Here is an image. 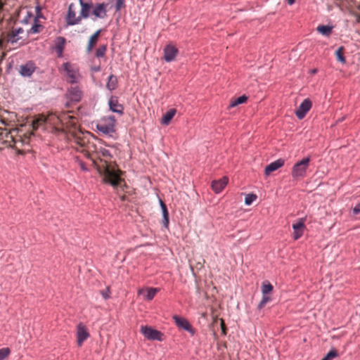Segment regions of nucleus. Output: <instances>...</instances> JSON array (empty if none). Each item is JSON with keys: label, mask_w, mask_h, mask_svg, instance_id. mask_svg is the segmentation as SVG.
Instances as JSON below:
<instances>
[{"label": "nucleus", "mask_w": 360, "mask_h": 360, "mask_svg": "<svg viewBox=\"0 0 360 360\" xmlns=\"http://www.w3.org/2000/svg\"><path fill=\"white\" fill-rule=\"evenodd\" d=\"M356 20L357 22L360 23V14L356 15Z\"/></svg>", "instance_id": "de8ad7c7"}, {"label": "nucleus", "mask_w": 360, "mask_h": 360, "mask_svg": "<svg viewBox=\"0 0 360 360\" xmlns=\"http://www.w3.org/2000/svg\"><path fill=\"white\" fill-rule=\"evenodd\" d=\"M343 120H344V118H342V119H339V120H338V122H340V121H342Z\"/></svg>", "instance_id": "603ef678"}, {"label": "nucleus", "mask_w": 360, "mask_h": 360, "mask_svg": "<svg viewBox=\"0 0 360 360\" xmlns=\"http://www.w3.org/2000/svg\"><path fill=\"white\" fill-rule=\"evenodd\" d=\"M304 221V218H300L297 222L292 224V227L293 229V238L295 240L299 239L303 235Z\"/></svg>", "instance_id": "9d476101"}, {"label": "nucleus", "mask_w": 360, "mask_h": 360, "mask_svg": "<svg viewBox=\"0 0 360 360\" xmlns=\"http://www.w3.org/2000/svg\"><path fill=\"white\" fill-rule=\"evenodd\" d=\"M82 96V92L78 86H72L67 92L68 98L73 102H79Z\"/></svg>", "instance_id": "4468645a"}, {"label": "nucleus", "mask_w": 360, "mask_h": 360, "mask_svg": "<svg viewBox=\"0 0 360 360\" xmlns=\"http://www.w3.org/2000/svg\"><path fill=\"white\" fill-rule=\"evenodd\" d=\"M248 99V97L245 95L240 96L238 97L236 99L232 101L229 105L230 108L235 107L239 104H242L245 103Z\"/></svg>", "instance_id": "a878e982"}, {"label": "nucleus", "mask_w": 360, "mask_h": 360, "mask_svg": "<svg viewBox=\"0 0 360 360\" xmlns=\"http://www.w3.org/2000/svg\"><path fill=\"white\" fill-rule=\"evenodd\" d=\"M36 69V66L32 61H28L25 64L20 66L19 73L24 77H30Z\"/></svg>", "instance_id": "1a4fd4ad"}, {"label": "nucleus", "mask_w": 360, "mask_h": 360, "mask_svg": "<svg viewBox=\"0 0 360 360\" xmlns=\"http://www.w3.org/2000/svg\"><path fill=\"white\" fill-rule=\"evenodd\" d=\"M295 0H288V3L289 5H292L295 3Z\"/></svg>", "instance_id": "09e8293b"}, {"label": "nucleus", "mask_w": 360, "mask_h": 360, "mask_svg": "<svg viewBox=\"0 0 360 360\" xmlns=\"http://www.w3.org/2000/svg\"><path fill=\"white\" fill-rule=\"evenodd\" d=\"M103 181L112 186L117 187L120 183V177L118 172L113 168L106 166L103 172Z\"/></svg>", "instance_id": "7ed1b4c3"}, {"label": "nucleus", "mask_w": 360, "mask_h": 360, "mask_svg": "<svg viewBox=\"0 0 360 360\" xmlns=\"http://www.w3.org/2000/svg\"><path fill=\"white\" fill-rule=\"evenodd\" d=\"M316 72H317L316 69H313V70H311V74H315Z\"/></svg>", "instance_id": "8fccbe9b"}, {"label": "nucleus", "mask_w": 360, "mask_h": 360, "mask_svg": "<svg viewBox=\"0 0 360 360\" xmlns=\"http://www.w3.org/2000/svg\"><path fill=\"white\" fill-rule=\"evenodd\" d=\"M140 331L141 334L148 340L163 341V333L160 330L154 329L151 326H142Z\"/></svg>", "instance_id": "20e7f679"}, {"label": "nucleus", "mask_w": 360, "mask_h": 360, "mask_svg": "<svg viewBox=\"0 0 360 360\" xmlns=\"http://www.w3.org/2000/svg\"><path fill=\"white\" fill-rule=\"evenodd\" d=\"M100 32L101 30H98L91 36L87 46V52H90L92 50L94 45L96 43L98 40V37Z\"/></svg>", "instance_id": "5701e85b"}, {"label": "nucleus", "mask_w": 360, "mask_h": 360, "mask_svg": "<svg viewBox=\"0 0 360 360\" xmlns=\"http://www.w3.org/2000/svg\"><path fill=\"white\" fill-rule=\"evenodd\" d=\"M11 33H13V34H15L16 37L18 36V34L16 33V30H13Z\"/></svg>", "instance_id": "3c124183"}, {"label": "nucleus", "mask_w": 360, "mask_h": 360, "mask_svg": "<svg viewBox=\"0 0 360 360\" xmlns=\"http://www.w3.org/2000/svg\"><path fill=\"white\" fill-rule=\"evenodd\" d=\"M31 16H32V13L28 12V13H27V18H26L25 19H24V20H23V22H24L25 23H27L28 20H29V18H30Z\"/></svg>", "instance_id": "a18cd8bd"}, {"label": "nucleus", "mask_w": 360, "mask_h": 360, "mask_svg": "<svg viewBox=\"0 0 360 360\" xmlns=\"http://www.w3.org/2000/svg\"><path fill=\"white\" fill-rule=\"evenodd\" d=\"M178 53V49L171 45H167L164 49V59L166 62H171L174 60Z\"/></svg>", "instance_id": "2eb2a0df"}, {"label": "nucleus", "mask_w": 360, "mask_h": 360, "mask_svg": "<svg viewBox=\"0 0 360 360\" xmlns=\"http://www.w3.org/2000/svg\"><path fill=\"white\" fill-rule=\"evenodd\" d=\"M176 113L174 108H171L167 110L162 116L161 123L164 125H167L171 120L173 118Z\"/></svg>", "instance_id": "412c9836"}, {"label": "nucleus", "mask_w": 360, "mask_h": 360, "mask_svg": "<svg viewBox=\"0 0 360 360\" xmlns=\"http://www.w3.org/2000/svg\"><path fill=\"white\" fill-rule=\"evenodd\" d=\"M106 49H107V46L106 45L104 44V45L100 46L99 48L96 50V57H98V58L103 57L105 55Z\"/></svg>", "instance_id": "72a5a7b5"}, {"label": "nucleus", "mask_w": 360, "mask_h": 360, "mask_svg": "<svg viewBox=\"0 0 360 360\" xmlns=\"http://www.w3.org/2000/svg\"><path fill=\"white\" fill-rule=\"evenodd\" d=\"M257 199V195L254 193L247 194L245 198V204L250 205Z\"/></svg>", "instance_id": "7c9ffc66"}, {"label": "nucleus", "mask_w": 360, "mask_h": 360, "mask_svg": "<svg viewBox=\"0 0 360 360\" xmlns=\"http://www.w3.org/2000/svg\"><path fill=\"white\" fill-rule=\"evenodd\" d=\"M157 291H158L157 288H148L146 294L145 295L146 300H153V297H155Z\"/></svg>", "instance_id": "c756f323"}, {"label": "nucleus", "mask_w": 360, "mask_h": 360, "mask_svg": "<svg viewBox=\"0 0 360 360\" xmlns=\"http://www.w3.org/2000/svg\"><path fill=\"white\" fill-rule=\"evenodd\" d=\"M16 30V33L18 34H22L23 33L24 30L22 27H18V29L15 30Z\"/></svg>", "instance_id": "49530a36"}, {"label": "nucleus", "mask_w": 360, "mask_h": 360, "mask_svg": "<svg viewBox=\"0 0 360 360\" xmlns=\"http://www.w3.org/2000/svg\"><path fill=\"white\" fill-rule=\"evenodd\" d=\"M109 108L113 112L118 113L122 115L124 114V107L118 103V99L116 96H111L108 101Z\"/></svg>", "instance_id": "ddd939ff"}, {"label": "nucleus", "mask_w": 360, "mask_h": 360, "mask_svg": "<svg viewBox=\"0 0 360 360\" xmlns=\"http://www.w3.org/2000/svg\"><path fill=\"white\" fill-rule=\"evenodd\" d=\"M332 29V26L323 25L317 27V31L322 35L328 36L331 33Z\"/></svg>", "instance_id": "b1692460"}, {"label": "nucleus", "mask_w": 360, "mask_h": 360, "mask_svg": "<svg viewBox=\"0 0 360 360\" xmlns=\"http://www.w3.org/2000/svg\"><path fill=\"white\" fill-rule=\"evenodd\" d=\"M221 328L224 335H226V328L224 320L221 319Z\"/></svg>", "instance_id": "79ce46f5"}, {"label": "nucleus", "mask_w": 360, "mask_h": 360, "mask_svg": "<svg viewBox=\"0 0 360 360\" xmlns=\"http://www.w3.org/2000/svg\"><path fill=\"white\" fill-rule=\"evenodd\" d=\"M273 285L268 281H264L262 283V295H268L270 292L273 290Z\"/></svg>", "instance_id": "393cba45"}, {"label": "nucleus", "mask_w": 360, "mask_h": 360, "mask_svg": "<svg viewBox=\"0 0 360 360\" xmlns=\"http://www.w3.org/2000/svg\"><path fill=\"white\" fill-rule=\"evenodd\" d=\"M108 4L105 3L97 4L93 9V15L96 18L103 19L107 16Z\"/></svg>", "instance_id": "f8f14e48"}, {"label": "nucleus", "mask_w": 360, "mask_h": 360, "mask_svg": "<svg viewBox=\"0 0 360 360\" xmlns=\"http://www.w3.org/2000/svg\"><path fill=\"white\" fill-rule=\"evenodd\" d=\"M312 106L309 98H305L295 110V114L299 120L303 119Z\"/></svg>", "instance_id": "39448f33"}, {"label": "nucleus", "mask_w": 360, "mask_h": 360, "mask_svg": "<svg viewBox=\"0 0 360 360\" xmlns=\"http://www.w3.org/2000/svg\"><path fill=\"white\" fill-rule=\"evenodd\" d=\"M40 25L38 23V21L34 20V23L30 29V32L32 33H37L39 32V27Z\"/></svg>", "instance_id": "58836bf2"}, {"label": "nucleus", "mask_w": 360, "mask_h": 360, "mask_svg": "<svg viewBox=\"0 0 360 360\" xmlns=\"http://www.w3.org/2000/svg\"><path fill=\"white\" fill-rule=\"evenodd\" d=\"M309 162L310 158L307 157L296 162L292 168V177L293 179H298L305 176Z\"/></svg>", "instance_id": "f03ea898"}, {"label": "nucleus", "mask_w": 360, "mask_h": 360, "mask_svg": "<svg viewBox=\"0 0 360 360\" xmlns=\"http://www.w3.org/2000/svg\"><path fill=\"white\" fill-rule=\"evenodd\" d=\"M229 179L226 176H224L221 179L212 182L211 186L214 192L217 194L221 192L224 187L227 185Z\"/></svg>", "instance_id": "dca6fc26"}, {"label": "nucleus", "mask_w": 360, "mask_h": 360, "mask_svg": "<svg viewBox=\"0 0 360 360\" xmlns=\"http://www.w3.org/2000/svg\"><path fill=\"white\" fill-rule=\"evenodd\" d=\"M19 38H18L15 34L11 33L9 34L8 41L11 44H15L18 41Z\"/></svg>", "instance_id": "ea45409f"}, {"label": "nucleus", "mask_w": 360, "mask_h": 360, "mask_svg": "<svg viewBox=\"0 0 360 360\" xmlns=\"http://www.w3.org/2000/svg\"><path fill=\"white\" fill-rule=\"evenodd\" d=\"M116 120L113 115L103 117L96 124V129L103 134L112 136L115 132Z\"/></svg>", "instance_id": "f257e3e1"}, {"label": "nucleus", "mask_w": 360, "mask_h": 360, "mask_svg": "<svg viewBox=\"0 0 360 360\" xmlns=\"http://www.w3.org/2000/svg\"><path fill=\"white\" fill-rule=\"evenodd\" d=\"M117 86V79L116 76L113 75H110L108 77V82L106 84V87L110 91L115 90Z\"/></svg>", "instance_id": "4be33fe9"}, {"label": "nucleus", "mask_w": 360, "mask_h": 360, "mask_svg": "<svg viewBox=\"0 0 360 360\" xmlns=\"http://www.w3.org/2000/svg\"><path fill=\"white\" fill-rule=\"evenodd\" d=\"M89 337V333L86 328V326L80 323L78 324L77 328V345L78 346H82V343L88 339Z\"/></svg>", "instance_id": "0eeeda50"}, {"label": "nucleus", "mask_w": 360, "mask_h": 360, "mask_svg": "<svg viewBox=\"0 0 360 360\" xmlns=\"http://www.w3.org/2000/svg\"><path fill=\"white\" fill-rule=\"evenodd\" d=\"M124 7V0H117V3L115 5L116 11H120Z\"/></svg>", "instance_id": "4c0bfd02"}, {"label": "nucleus", "mask_w": 360, "mask_h": 360, "mask_svg": "<svg viewBox=\"0 0 360 360\" xmlns=\"http://www.w3.org/2000/svg\"><path fill=\"white\" fill-rule=\"evenodd\" d=\"M159 202L162 213V225L164 227L167 228L169 226V213L167 207L162 200L160 199Z\"/></svg>", "instance_id": "a211bd4d"}, {"label": "nucleus", "mask_w": 360, "mask_h": 360, "mask_svg": "<svg viewBox=\"0 0 360 360\" xmlns=\"http://www.w3.org/2000/svg\"><path fill=\"white\" fill-rule=\"evenodd\" d=\"M92 6H93L92 4H80L81 11H80V13L79 15V16L80 18V21L82 20V18L86 19L89 17L90 9L92 7Z\"/></svg>", "instance_id": "aec40b11"}, {"label": "nucleus", "mask_w": 360, "mask_h": 360, "mask_svg": "<svg viewBox=\"0 0 360 360\" xmlns=\"http://www.w3.org/2000/svg\"><path fill=\"white\" fill-rule=\"evenodd\" d=\"M67 26H72L79 24L80 21L79 16L76 17V12L74 4H70L68 7L67 15L65 18Z\"/></svg>", "instance_id": "423d86ee"}, {"label": "nucleus", "mask_w": 360, "mask_h": 360, "mask_svg": "<svg viewBox=\"0 0 360 360\" xmlns=\"http://www.w3.org/2000/svg\"><path fill=\"white\" fill-rule=\"evenodd\" d=\"M11 350L8 347L0 349V360H4L10 354Z\"/></svg>", "instance_id": "473e14b6"}, {"label": "nucleus", "mask_w": 360, "mask_h": 360, "mask_svg": "<svg viewBox=\"0 0 360 360\" xmlns=\"http://www.w3.org/2000/svg\"><path fill=\"white\" fill-rule=\"evenodd\" d=\"M343 46H340L338 49V50L335 51V56L337 57V59L342 63H346V60H345V58L342 53V51H343Z\"/></svg>", "instance_id": "cd10ccee"}, {"label": "nucleus", "mask_w": 360, "mask_h": 360, "mask_svg": "<svg viewBox=\"0 0 360 360\" xmlns=\"http://www.w3.org/2000/svg\"><path fill=\"white\" fill-rule=\"evenodd\" d=\"M284 160L279 158L269 164L264 169L265 175L269 176L271 172L277 170L284 165Z\"/></svg>", "instance_id": "f3484780"}, {"label": "nucleus", "mask_w": 360, "mask_h": 360, "mask_svg": "<svg viewBox=\"0 0 360 360\" xmlns=\"http://www.w3.org/2000/svg\"><path fill=\"white\" fill-rule=\"evenodd\" d=\"M338 352L335 348H332L321 360H330L338 356Z\"/></svg>", "instance_id": "c85d7f7f"}, {"label": "nucleus", "mask_w": 360, "mask_h": 360, "mask_svg": "<svg viewBox=\"0 0 360 360\" xmlns=\"http://www.w3.org/2000/svg\"><path fill=\"white\" fill-rule=\"evenodd\" d=\"M101 293L105 300L109 299L110 295V288L107 287L104 290H102Z\"/></svg>", "instance_id": "e433bc0d"}, {"label": "nucleus", "mask_w": 360, "mask_h": 360, "mask_svg": "<svg viewBox=\"0 0 360 360\" xmlns=\"http://www.w3.org/2000/svg\"><path fill=\"white\" fill-rule=\"evenodd\" d=\"M63 70L66 72L68 77H69L70 83L75 84L77 82L78 72L72 68L70 63L67 62L63 65Z\"/></svg>", "instance_id": "9b49d317"}, {"label": "nucleus", "mask_w": 360, "mask_h": 360, "mask_svg": "<svg viewBox=\"0 0 360 360\" xmlns=\"http://www.w3.org/2000/svg\"><path fill=\"white\" fill-rule=\"evenodd\" d=\"M173 319H174L175 323L176 324L177 326L186 330L187 332L191 333L192 335H194L195 331L193 329L192 326L190 324V323L188 322V320H186V319H184L183 317H180L178 316H174L173 317Z\"/></svg>", "instance_id": "6e6552de"}, {"label": "nucleus", "mask_w": 360, "mask_h": 360, "mask_svg": "<svg viewBox=\"0 0 360 360\" xmlns=\"http://www.w3.org/2000/svg\"><path fill=\"white\" fill-rule=\"evenodd\" d=\"M352 212L354 214H358L360 213V201L353 207Z\"/></svg>", "instance_id": "a19ab883"}, {"label": "nucleus", "mask_w": 360, "mask_h": 360, "mask_svg": "<svg viewBox=\"0 0 360 360\" xmlns=\"http://www.w3.org/2000/svg\"><path fill=\"white\" fill-rule=\"evenodd\" d=\"M65 39L63 37H58L56 39L55 49L58 57H62L65 48Z\"/></svg>", "instance_id": "6ab92c4d"}, {"label": "nucleus", "mask_w": 360, "mask_h": 360, "mask_svg": "<svg viewBox=\"0 0 360 360\" xmlns=\"http://www.w3.org/2000/svg\"><path fill=\"white\" fill-rule=\"evenodd\" d=\"M271 297L268 295H262L261 301L257 305L258 309H262L268 302L271 301Z\"/></svg>", "instance_id": "bb28decb"}, {"label": "nucleus", "mask_w": 360, "mask_h": 360, "mask_svg": "<svg viewBox=\"0 0 360 360\" xmlns=\"http://www.w3.org/2000/svg\"><path fill=\"white\" fill-rule=\"evenodd\" d=\"M2 9V4H0V11Z\"/></svg>", "instance_id": "864d4df0"}, {"label": "nucleus", "mask_w": 360, "mask_h": 360, "mask_svg": "<svg viewBox=\"0 0 360 360\" xmlns=\"http://www.w3.org/2000/svg\"><path fill=\"white\" fill-rule=\"evenodd\" d=\"M91 1L92 0H79V4H92Z\"/></svg>", "instance_id": "c03bdc74"}, {"label": "nucleus", "mask_w": 360, "mask_h": 360, "mask_svg": "<svg viewBox=\"0 0 360 360\" xmlns=\"http://www.w3.org/2000/svg\"><path fill=\"white\" fill-rule=\"evenodd\" d=\"M99 153L102 155V156H103L105 158H112L110 151L106 148H101L100 150Z\"/></svg>", "instance_id": "c9c22d12"}, {"label": "nucleus", "mask_w": 360, "mask_h": 360, "mask_svg": "<svg viewBox=\"0 0 360 360\" xmlns=\"http://www.w3.org/2000/svg\"><path fill=\"white\" fill-rule=\"evenodd\" d=\"M2 21V19H0V22Z\"/></svg>", "instance_id": "5fc2aeb1"}, {"label": "nucleus", "mask_w": 360, "mask_h": 360, "mask_svg": "<svg viewBox=\"0 0 360 360\" xmlns=\"http://www.w3.org/2000/svg\"><path fill=\"white\" fill-rule=\"evenodd\" d=\"M74 161L75 163L78 164L80 167L81 169L84 172H88L89 169L86 167L85 163L78 157H74Z\"/></svg>", "instance_id": "2f4dec72"}, {"label": "nucleus", "mask_w": 360, "mask_h": 360, "mask_svg": "<svg viewBox=\"0 0 360 360\" xmlns=\"http://www.w3.org/2000/svg\"><path fill=\"white\" fill-rule=\"evenodd\" d=\"M91 71L92 72H99L101 70V67L100 65H98V66H94L91 68Z\"/></svg>", "instance_id": "37998d69"}, {"label": "nucleus", "mask_w": 360, "mask_h": 360, "mask_svg": "<svg viewBox=\"0 0 360 360\" xmlns=\"http://www.w3.org/2000/svg\"><path fill=\"white\" fill-rule=\"evenodd\" d=\"M35 11H36L35 17H34L35 21H38L39 18H44L43 14L41 12V6L39 5L36 6Z\"/></svg>", "instance_id": "f704fd0d"}]
</instances>
